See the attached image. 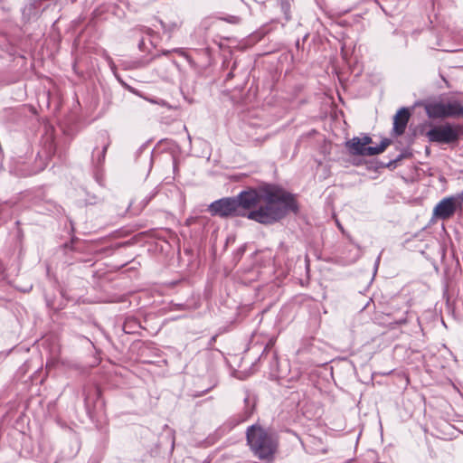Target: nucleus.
I'll return each instance as SVG.
<instances>
[{"instance_id":"nucleus-7","label":"nucleus","mask_w":463,"mask_h":463,"mask_svg":"<svg viewBox=\"0 0 463 463\" xmlns=\"http://www.w3.org/2000/svg\"><path fill=\"white\" fill-rule=\"evenodd\" d=\"M410 111L406 108L400 109L393 118V128L392 131L396 136H402L407 127Z\"/></svg>"},{"instance_id":"nucleus-9","label":"nucleus","mask_w":463,"mask_h":463,"mask_svg":"<svg viewBox=\"0 0 463 463\" xmlns=\"http://www.w3.org/2000/svg\"><path fill=\"white\" fill-rule=\"evenodd\" d=\"M445 109L446 118H458L463 116V105L458 100L445 103Z\"/></svg>"},{"instance_id":"nucleus-14","label":"nucleus","mask_w":463,"mask_h":463,"mask_svg":"<svg viewBox=\"0 0 463 463\" xmlns=\"http://www.w3.org/2000/svg\"><path fill=\"white\" fill-rule=\"evenodd\" d=\"M168 53H170V51H165V52H163V54H164V55H167Z\"/></svg>"},{"instance_id":"nucleus-12","label":"nucleus","mask_w":463,"mask_h":463,"mask_svg":"<svg viewBox=\"0 0 463 463\" xmlns=\"http://www.w3.org/2000/svg\"><path fill=\"white\" fill-rule=\"evenodd\" d=\"M143 45H144V41L141 40L139 44H138V47H139L140 50H142Z\"/></svg>"},{"instance_id":"nucleus-6","label":"nucleus","mask_w":463,"mask_h":463,"mask_svg":"<svg viewBox=\"0 0 463 463\" xmlns=\"http://www.w3.org/2000/svg\"><path fill=\"white\" fill-rule=\"evenodd\" d=\"M457 203L454 197L443 198L433 209V215L440 220H448L454 215Z\"/></svg>"},{"instance_id":"nucleus-8","label":"nucleus","mask_w":463,"mask_h":463,"mask_svg":"<svg viewBox=\"0 0 463 463\" xmlns=\"http://www.w3.org/2000/svg\"><path fill=\"white\" fill-rule=\"evenodd\" d=\"M425 112L430 118H445V103L440 101L429 102L424 106Z\"/></svg>"},{"instance_id":"nucleus-4","label":"nucleus","mask_w":463,"mask_h":463,"mask_svg":"<svg viewBox=\"0 0 463 463\" xmlns=\"http://www.w3.org/2000/svg\"><path fill=\"white\" fill-rule=\"evenodd\" d=\"M391 144L389 138H384L377 146H365L360 140V137H354L345 144L349 152L354 156H372L383 153Z\"/></svg>"},{"instance_id":"nucleus-15","label":"nucleus","mask_w":463,"mask_h":463,"mask_svg":"<svg viewBox=\"0 0 463 463\" xmlns=\"http://www.w3.org/2000/svg\"><path fill=\"white\" fill-rule=\"evenodd\" d=\"M405 322H406V319H402V320H401L400 323H405Z\"/></svg>"},{"instance_id":"nucleus-5","label":"nucleus","mask_w":463,"mask_h":463,"mask_svg":"<svg viewBox=\"0 0 463 463\" xmlns=\"http://www.w3.org/2000/svg\"><path fill=\"white\" fill-rule=\"evenodd\" d=\"M209 212L213 216L222 218L229 216H242V213L238 212L234 197H224L213 202L209 205Z\"/></svg>"},{"instance_id":"nucleus-3","label":"nucleus","mask_w":463,"mask_h":463,"mask_svg":"<svg viewBox=\"0 0 463 463\" xmlns=\"http://www.w3.org/2000/svg\"><path fill=\"white\" fill-rule=\"evenodd\" d=\"M462 136L463 125L449 123L434 127L426 133L430 142L446 145L458 144Z\"/></svg>"},{"instance_id":"nucleus-1","label":"nucleus","mask_w":463,"mask_h":463,"mask_svg":"<svg viewBox=\"0 0 463 463\" xmlns=\"http://www.w3.org/2000/svg\"><path fill=\"white\" fill-rule=\"evenodd\" d=\"M235 198L238 212L253 209L242 216L259 223L273 224L284 218L288 212L298 211L292 194L276 184H264L258 189L241 192Z\"/></svg>"},{"instance_id":"nucleus-13","label":"nucleus","mask_w":463,"mask_h":463,"mask_svg":"<svg viewBox=\"0 0 463 463\" xmlns=\"http://www.w3.org/2000/svg\"><path fill=\"white\" fill-rule=\"evenodd\" d=\"M458 197L463 201V191L459 194Z\"/></svg>"},{"instance_id":"nucleus-10","label":"nucleus","mask_w":463,"mask_h":463,"mask_svg":"<svg viewBox=\"0 0 463 463\" xmlns=\"http://www.w3.org/2000/svg\"><path fill=\"white\" fill-rule=\"evenodd\" d=\"M108 146H109V143H107V144H105L103 146L102 151H101L100 155L98 157V163H102L103 162V160L105 158V156H106V152H107Z\"/></svg>"},{"instance_id":"nucleus-2","label":"nucleus","mask_w":463,"mask_h":463,"mask_svg":"<svg viewBox=\"0 0 463 463\" xmlns=\"http://www.w3.org/2000/svg\"><path fill=\"white\" fill-rule=\"evenodd\" d=\"M246 441L256 458L268 462L274 459L279 448V437L272 430L259 423L252 424L246 430Z\"/></svg>"},{"instance_id":"nucleus-11","label":"nucleus","mask_w":463,"mask_h":463,"mask_svg":"<svg viewBox=\"0 0 463 463\" xmlns=\"http://www.w3.org/2000/svg\"><path fill=\"white\" fill-rule=\"evenodd\" d=\"M360 140L365 146H370L369 145L373 142L372 137L369 136H364Z\"/></svg>"}]
</instances>
